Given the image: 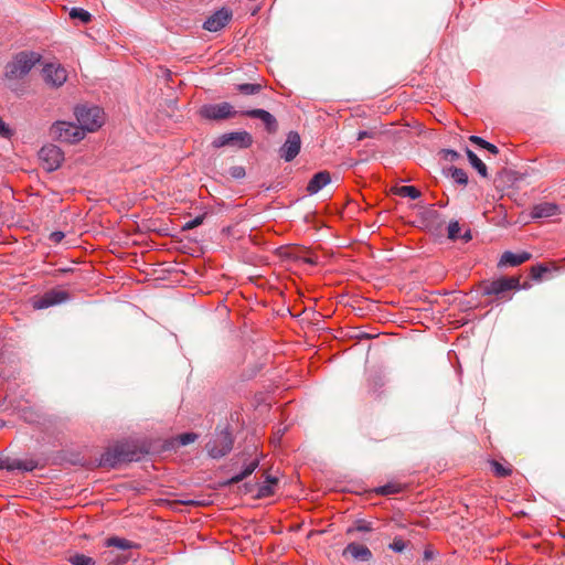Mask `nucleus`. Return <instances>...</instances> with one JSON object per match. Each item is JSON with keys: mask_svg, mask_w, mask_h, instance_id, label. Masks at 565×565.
<instances>
[{"mask_svg": "<svg viewBox=\"0 0 565 565\" xmlns=\"http://www.w3.org/2000/svg\"><path fill=\"white\" fill-rule=\"evenodd\" d=\"M331 181V175L328 171H320L316 173L307 185V191L310 194L318 193L321 189H323Z\"/></svg>", "mask_w": 565, "mask_h": 565, "instance_id": "nucleus-16", "label": "nucleus"}, {"mask_svg": "<svg viewBox=\"0 0 565 565\" xmlns=\"http://www.w3.org/2000/svg\"><path fill=\"white\" fill-rule=\"evenodd\" d=\"M204 217L205 215H198L196 217H194L193 220H190L188 221L184 225H183V230H192L194 227H198L199 225H201L204 221Z\"/></svg>", "mask_w": 565, "mask_h": 565, "instance_id": "nucleus-40", "label": "nucleus"}, {"mask_svg": "<svg viewBox=\"0 0 565 565\" xmlns=\"http://www.w3.org/2000/svg\"><path fill=\"white\" fill-rule=\"evenodd\" d=\"M242 115L249 118H257L262 120L265 126V129L268 134H276L278 130V121L274 115L265 109H249L242 113Z\"/></svg>", "mask_w": 565, "mask_h": 565, "instance_id": "nucleus-13", "label": "nucleus"}, {"mask_svg": "<svg viewBox=\"0 0 565 565\" xmlns=\"http://www.w3.org/2000/svg\"><path fill=\"white\" fill-rule=\"evenodd\" d=\"M490 465H491L492 471L494 472V475L497 477L504 478L512 473L511 468L503 466L499 461L492 460L490 462Z\"/></svg>", "mask_w": 565, "mask_h": 565, "instance_id": "nucleus-33", "label": "nucleus"}, {"mask_svg": "<svg viewBox=\"0 0 565 565\" xmlns=\"http://www.w3.org/2000/svg\"><path fill=\"white\" fill-rule=\"evenodd\" d=\"M3 468H4V461H2V460L0 459V469H3Z\"/></svg>", "mask_w": 565, "mask_h": 565, "instance_id": "nucleus-50", "label": "nucleus"}, {"mask_svg": "<svg viewBox=\"0 0 565 565\" xmlns=\"http://www.w3.org/2000/svg\"><path fill=\"white\" fill-rule=\"evenodd\" d=\"M530 258H531V254L527 252H522V253L515 254V253L508 250L501 255L498 266L499 267H507V266L515 267V266H519V265L527 262Z\"/></svg>", "mask_w": 565, "mask_h": 565, "instance_id": "nucleus-15", "label": "nucleus"}, {"mask_svg": "<svg viewBox=\"0 0 565 565\" xmlns=\"http://www.w3.org/2000/svg\"><path fill=\"white\" fill-rule=\"evenodd\" d=\"M348 554L351 555L352 558L362 562H369L373 557L372 552L367 546L358 543H350L347 545L343 550V556Z\"/></svg>", "mask_w": 565, "mask_h": 565, "instance_id": "nucleus-14", "label": "nucleus"}, {"mask_svg": "<svg viewBox=\"0 0 565 565\" xmlns=\"http://www.w3.org/2000/svg\"><path fill=\"white\" fill-rule=\"evenodd\" d=\"M39 158L42 161L43 168L52 172L61 167L64 160V153L55 145H45L40 149Z\"/></svg>", "mask_w": 565, "mask_h": 565, "instance_id": "nucleus-7", "label": "nucleus"}, {"mask_svg": "<svg viewBox=\"0 0 565 565\" xmlns=\"http://www.w3.org/2000/svg\"><path fill=\"white\" fill-rule=\"evenodd\" d=\"M198 435L194 433H184L178 437L179 444L182 446H186L191 443H194Z\"/></svg>", "mask_w": 565, "mask_h": 565, "instance_id": "nucleus-38", "label": "nucleus"}, {"mask_svg": "<svg viewBox=\"0 0 565 565\" xmlns=\"http://www.w3.org/2000/svg\"><path fill=\"white\" fill-rule=\"evenodd\" d=\"M397 194L403 198H409L412 200H416L422 195L420 191L416 186H413V185H403V186L398 188Z\"/></svg>", "mask_w": 565, "mask_h": 565, "instance_id": "nucleus-28", "label": "nucleus"}, {"mask_svg": "<svg viewBox=\"0 0 565 565\" xmlns=\"http://www.w3.org/2000/svg\"><path fill=\"white\" fill-rule=\"evenodd\" d=\"M355 530L359 532H370L372 530V527H371L370 523H366L364 521H359L355 526Z\"/></svg>", "mask_w": 565, "mask_h": 565, "instance_id": "nucleus-46", "label": "nucleus"}, {"mask_svg": "<svg viewBox=\"0 0 565 565\" xmlns=\"http://www.w3.org/2000/svg\"><path fill=\"white\" fill-rule=\"evenodd\" d=\"M430 557H431V553H430V552H428V551H426V552H425V558H430Z\"/></svg>", "mask_w": 565, "mask_h": 565, "instance_id": "nucleus-49", "label": "nucleus"}, {"mask_svg": "<svg viewBox=\"0 0 565 565\" xmlns=\"http://www.w3.org/2000/svg\"><path fill=\"white\" fill-rule=\"evenodd\" d=\"M407 546V543L402 537H395L388 547L396 552L402 553Z\"/></svg>", "mask_w": 565, "mask_h": 565, "instance_id": "nucleus-36", "label": "nucleus"}, {"mask_svg": "<svg viewBox=\"0 0 565 565\" xmlns=\"http://www.w3.org/2000/svg\"><path fill=\"white\" fill-rule=\"evenodd\" d=\"M301 139L297 131H289L282 146L279 148V156L286 162L292 161L300 152Z\"/></svg>", "mask_w": 565, "mask_h": 565, "instance_id": "nucleus-9", "label": "nucleus"}, {"mask_svg": "<svg viewBox=\"0 0 565 565\" xmlns=\"http://www.w3.org/2000/svg\"><path fill=\"white\" fill-rule=\"evenodd\" d=\"M70 295L65 290L52 289L46 291L43 296L34 301V308L45 309L55 305H60L66 301Z\"/></svg>", "mask_w": 565, "mask_h": 565, "instance_id": "nucleus-11", "label": "nucleus"}, {"mask_svg": "<svg viewBox=\"0 0 565 565\" xmlns=\"http://www.w3.org/2000/svg\"><path fill=\"white\" fill-rule=\"evenodd\" d=\"M234 440L227 430L217 433L207 444L206 450L211 458L218 459L227 455L233 448Z\"/></svg>", "mask_w": 565, "mask_h": 565, "instance_id": "nucleus-5", "label": "nucleus"}, {"mask_svg": "<svg viewBox=\"0 0 565 565\" xmlns=\"http://www.w3.org/2000/svg\"><path fill=\"white\" fill-rule=\"evenodd\" d=\"M38 467L36 461L30 459V460H22L21 470L22 471H33Z\"/></svg>", "mask_w": 565, "mask_h": 565, "instance_id": "nucleus-43", "label": "nucleus"}, {"mask_svg": "<svg viewBox=\"0 0 565 565\" xmlns=\"http://www.w3.org/2000/svg\"><path fill=\"white\" fill-rule=\"evenodd\" d=\"M41 55L34 52H20L6 65L4 76L8 79H21L40 62Z\"/></svg>", "mask_w": 565, "mask_h": 565, "instance_id": "nucleus-1", "label": "nucleus"}, {"mask_svg": "<svg viewBox=\"0 0 565 565\" xmlns=\"http://www.w3.org/2000/svg\"><path fill=\"white\" fill-rule=\"evenodd\" d=\"M401 491H402V486L398 483H392V482H388V483L381 486L376 489V492L382 495L395 494V493H399Z\"/></svg>", "mask_w": 565, "mask_h": 565, "instance_id": "nucleus-31", "label": "nucleus"}, {"mask_svg": "<svg viewBox=\"0 0 565 565\" xmlns=\"http://www.w3.org/2000/svg\"><path fill=\"white\" fill-rule=\"evenodd\" d=\"M385 380L381 373H374L367 379V388L371 393L376 394L384 386Z\"/></svg>", "mask_w": 565, "mask_h": 565, "instance_id": "nucleus-26", "label": "nucleus"}, {"mask_svg": "<svg viewBox=\"0 0 565 565\" xmlns=\"http://www.w3.org/2000/svg\"><path fill=\"white\" fill-rule=\"evenodd\" d=\"M469 140H470L472 143H475V145H477V146H479V147H481V148H484V147H486V145H488V141H487V140L482 139V138H481V137H479V136H475V135L470 136V137H469Z\"/></svg>", "mask_w": 565, "mask_h": 565, "instance_id": "nucleus-45", "label": "nucleus"}, {"mask_svg": "<svg viewBox=\"0 0 565 565\" xmlns=\"http://www.w3.org/2000/svg\"><path fill=\"white\" fill-rule=\"evenodd\" d=\"M441 153H443V158L445 160H450V161H456L460 157V154L456 150H452V149H444L441 151Z\"/></svg>", "mask_w": 565, "mask_h": 565, "instance_id": "nucleus-41", "label": "nucleus"}, {"mask_svg": "<svg viewBox=\"0 0 565 565\" xmlns=\"http://www.w3.org/2000/svg\"><path fill=\"white\" fill-rule=\"evenodd\" d=\"M463 242H469L472 238L471 231L467 230L462 235H460Z\"/></svg>", "mask_w": 565, "mask_h": 565, "instance_id": "nucleus-48", "label": "nucleus"}, {"mask_svg": "<svg viewBox=\"0 0 565 565\" xmlns=\"http://www.w3.org/2000/svg\"><path fill=\"white\" fill-rule=\"evenodd\" d=\"M200 114L203 118L209 120H223L234 117L237 111L234 110L230 103L223 102L202 106Z\"/></svg>", "mask_w": 565, "mask_h": 565, "instance_id": "nucleus-8", "label": "nucleus"}, {"mask_svg": "<svg viewBox=\"0 0 565 565\" xmlns=\"http://www.w3.org/2000/svg\"><path fill=\"white\" fill-rule=\"evenodd\" d=\"M380 135V131L375 128L369 129V130H360L358 132L356 139L363 140L365 138H376Z\"/></svg>", "mask_w": 565, "mask_h": 565, "instance_id": "nucleus-39", "label": "nucleus"}, {"mask_svg": "<svg viewBox=\"0 0 565 565\" xmlns=\"http://www.w3.org/2000/svg\"><path fill=\"white\" fill-rule=\"evenodd\" d=\"M70 17L72 19H78L83 23H88L92 20V14L83 8H73L70 11Z\"/></svg>", "mask_w": 565, "mask_h": 565, "instance_id": "nucleus-32", "label": "nucleus"}, {"mask_svg": "<svg viewBox=\"0 0 565 565\" xmlns=\"http://www.w3.org/2000/svg\"><path fill=\"white\" fill-rule=\"evenodd\" d=\"M50 135L53 139L75 143L85 137L84 129L71 121H55L50 128Z\"/></svg>", "mask_w": 565, "mask_h": 565, "instance_id": "nucleus-3", "label": "nucleus"}, {"mask_svg": "<svg viewBox=\"0 0 565 565\" xmlns=\"http://www.w3.org/2000/svg\"><path fill=\"white\" fill-rule=\"evenodd\" d=\"M547 271V267L539 264L531 268V277L535 280H539L543 277V275Z\"/></svg>", "mask_w": 565, "mask_h": 565, "instance_id": "nucleus-37", "label": "nucleus"}, {"mask_svg": "<svg viewBox=\"0 0 565 565\" xmlns=\"http://www.w3.org/2000/svg\"><path fill=\"white\" fill-rule=\"evenodd\" d=\"M558 211V206L553 203H544L536 205L534 207V216L535 217H544L555 215Z\"/></svg>", "mask_w": 565, "mask_h": 565, "instance_id": "nucleus-25", "label": "nucleus"}, {"mask_svg": "<svg viewBox=\"0 0 565 565\" xmlns=\"http://www.w3.org/2000/svg\"><path fill=\"white\" fill-rule=\"evenodd\" d=\"M43 76L47 84L53 87H60L66 82L67 72L60 64H46L43 67Z\"/></svg>", "mask_w": 565, "mask_h": 565, "instance_id": "nucleus-12", "label": "nucleus"}, {"mask_svg": "<svg viewBox=\"0 0 565 565\" xmlns=\"http://www.w3.org/2000/svg\"><path fill=\"white\" fill-rule=\"evenodd\" d=\"M448 238L449 239H457L460 237V231H461V227H460V224L458 221H451L449 224H448Z\"/></svg>", "mask_w": 565, "mask_h": 565, "instance_id": "nucleus-34", "label": "nucleus"}, {"mask_svg": "<svg viewBox=\"0 0 565 565\" xmlns=\"http://www.w3.org/2000/svg\"><path fill=\"white\" fill-rule=\"evenodd\" d=\"M253 143V137L247 131H232L217 136L213 141L214 148H222L225 146L237 147L239 149L249 148Z\"/></svg>", "mask_w": 565, "mask_h": 565, "instance_id": "nucleus-6", "label": "nucleus"}, {"mask_svg": "<svg viewBox=\"0 0 565 565\" xmlns=\"http://www.w3.org/2000/svg\"><path fill=\"white\" fill-rule=\"evenodd\" d=\"M521 289L519 277H501L483 281L481 292L484 296H495L497 299H511L507 295L512 290Z\"/></svg>", "mask_w": 565, "mask_h": 565, "instance_id": "nucleus-2", "label": "nucleus"}, {"mask_svg": "<svg viewBox=\"0 0 565 565\" xmlns=\"http://www.w3.org/2000/svg\"><path fill=\"white\" fill-rule=\"evenodd\" d=\"M228 174L235 179V180H239V179H243L245 178L246 175V171H245V168L243 166H234V167H231L228 169Z\"/></svg>", "mask_w": 565, "mask_h": 565, "instance_id": "nucleus-35", "label": "nucleus"}, {"mask_svg": "<svg viewBox=\"0 0 565 565\" xmlns=\"http://www.w3.org/2000/svg\"><path fill=\"white\" fill-rule=\"evenodd\" d=\"M68 562L72 565H95L96 562L93 557L86 556L84 554L76 553L68 557Z\"/></svg>", "mask_w": 565, "mask_h": 565, "instance_id": "nucleus-29", "label": "nucleus"}, {"mask_svg": "<svg viewBox=\"0 0 565 565\" xmlns=\"http://www.w3.org/2000/svg\"><path fill=\"white\" fill-rule=\"evenodd\" d=\"M258 467V460H252L248 465L245 466V468L237 475H234L228 483H238L241 482L242 480H244L245 478H247L249 475H252L256 468Z\"/></svg>", "mask_w": 565, "mask_h": 565, "instance_id": "nucleus-23", "label": "nucleus"}, {"mask_svg": "<svg viewBox=\"0 0 565 565\" xmlns=\"http://www.w3.org/2000/svg\"><path fill=\"white\" fill-rule=\"evenodd\" d=\"M258 467V460H252L248 465L245 466V468L237 475H234L228 483H238L241 482L242 480H244L245 478H247L249 475H252L256 468Z\"/></svg>", "mask_w": 565, "mask_h": 565, "instance_id": "nucleus-22", "label": "nucleus"}, {"mask_svg": "<svg viewBox=\"0 0 565 565\" xmlns=\"http://www.w3.org/2000/svg\"><path fill=\"white\" fill-rule=\"evenodd\" d=\"M127 558H124L122 561L118 562V565H122L124 563H126Z\"/></svg>", "mask_w": 565, "mask_h": 565, "instance_id": "nucleus-51", "label": "nucleus"}, {"mask_svg": "<svg viewBox=\"0 0 565 565\" xmlns=\"http://www.w3.org/2000/svg\"><path fill=\"white\" fill-rule=\"evenodd\" d=\"M450 174L456 183L460 185H466L468 183V175L463 169L451 167Z\"/></svg>", "mask_w": 565, "mask_h": 565, "instance_id": "nucleus-30", "label": "nucleus"}, {"mask_svg": "<svg viewBox=\"0 0 565 565\" xmlns=\"http://www.w3.org/2000/svg\"><path fill=\"white\" fill-rule=\"evenodd\" d=\"M466 154L470 164L478 171V173L486 178L488 175L487 166L479 159V157L469 148H466Z\"/></svg>", "mask_w": 565, "mask_h": 565, "instance_id": "nucleus-21", "label": "nucleus"}, {"mask_svg": "<svg viewBox=\"0 0 565 565\" xmlns=\"http://www.w3.org/2000/svg\"><path fill=\"white\" fill-rule=\"evenodd\" d=\"M116 447L119 449V455L124 462L138 460V452L135 446L128 443H119L116 444Z\"/></svg>", "mask_w": 565, "mask_h": 565, "instance_id": "nucleus-18", "label": "nucleus"}, {"mask_svg": "<svg viewBox=\"0 0 565 565\" xmlns=\"http://www.w3.org/2000/svg\"><path fill=\"white\" fill-rule=\"evenodd\" d=\"M483 149L488 150L492 154H498L499 153L498 147L495 145L489 142V141H488V145H486V147Z\"/></svg>", "mask_w": 565, "mask_h": 565, "instance_id": "nucleus-47", "label": "nucleus"}, {"mask_svg": "<svg viewBox=\"0 0 565 565\" xmlns=\"http://www.w3.org/2000/svg\"><path fill=\"white\" fill-rule=\"evenodd\" d=\"M21 466H22V460L15 459V460H13L11 462H8V463L4 462V468L3 469H7L9 471L21 470Z\"/></svg>", "mask_w": 565, "mask_h": 565, "instance_id": "nucleus-42", "label": "nucleus"}, {"mask_svg": "<svg viewBox=\"0 0 565 565\" xmlns=\"http://www.w3.org/2000/svg\"><path fill=\"white\" fill-rule=\"evenodd\" d=\"M278 479L271 476L266 477V481L259 484L257 490V498H267L274 494V486L277 483Z\"/></svg>", "mask_w": 565, "mask_h": 565, "instance_id": "nucleus-20", "label": "nucleus"}, {"mask_svg": "<svg viewBox=\"0 0 565 565\" xmlns=\"http://www.w3.org/2000/svg\"><path fill=\"white\" fill-rule=\"evenodd\" d=\"M75 116L85 134L97 130L104 122V111L98 106H78L75 108Z\"/></svg>", "mask_w": 565, "mask_h": 565, "instance_id": "nucleus-4", "label": "nucleus"}, {"mask_svg": "<svg viewBox=\"0 0 565 565\" xmlns=\"http://www.w3.org/2000/svg\"><path fill=\"white\" fill-rule=\"evenodd\" d=\"M64 237H65V235L61 231H55L50 234V241L55 244L61 243Z\"/></svg>", "mask_w": 565, "mask_h": 565, "instance_id": "nucleus-44", "label": "nucleus"}, {"mask_svg": "<svg viewBox=\"0 0 565 565\" xmlns=\"http://www.w3.org/2000/svg\"><path fill=\"white\" fill-rule=\"evenodd\" d=\"M120 463H124L119 455V449L116 445L111 448H108L99 459V466L104 468H116Z\"/></svg>", "mask_w": 565, "mask_h": 565, "instance_id": "nucleus-17", "label": "nucleus"}, {"mask_svg": "<svg viewBox=\"0 0 565 565\" xmlns=\"http://www.w3.org/2000/svg\"><path fill=\"white\" fill-rule=\"evenodd\" d=\"M258 467V460H252L248 465L245 466V468L237 475H234L228 483H238L241 482L242 480H244L245 478H247L249 475H252L256 468Z\"/></svg>", "mask_w": 565, "mask_h": 565, "instance_id": "nucleus-24", "label": "nucleus"}, {"mask_svg": "<svg viewBox=\"0 0 565 565\" xmlns=\"http://www.w3.org/2000/svg\"><path fill=\"white\" fill-rule=\"evenodd\" d=\"M235 87L243 95H256L263 88L262 84L258 83L238 84Z\"/></svg>", "mask_w": 565, "mask_h": 565, "instance_id": "nucleus-27", "label": "nucleus"}, {"mask_svg": "<svg viewBox=\"0 0 565 565\" xmlns=\"http://www.w3.org/2000/svg\"><path fill=\"white\" fill-rule=\"evenodd\" d=\"M232 11L222 8L210 15L203 23V29L210 32H217L228 24L232 19Z\"/></svg>", "mask_w": 565, "mask_h": 565, "instance_id": "nucleus-10", "label": "nucleus"}, {"mask_svg": "<svg viewBox=\"0 0 565 565\" xmlns=\"http://www.w3.org/2000/svg\"><path fill=\"white\" fill-rule=\"evenodd\" d=\"M105 546H107V547H116V548H119V550H122V551L139 547L138 544H136V543H134V542H131V541H129L127 539L118 537V536L108 537L105 541Z\"/></svg>", "mask_w": 565, "mask_h": 565, "instance_id": "nucleus-19", "label": "nucleus"}]
</instances>
